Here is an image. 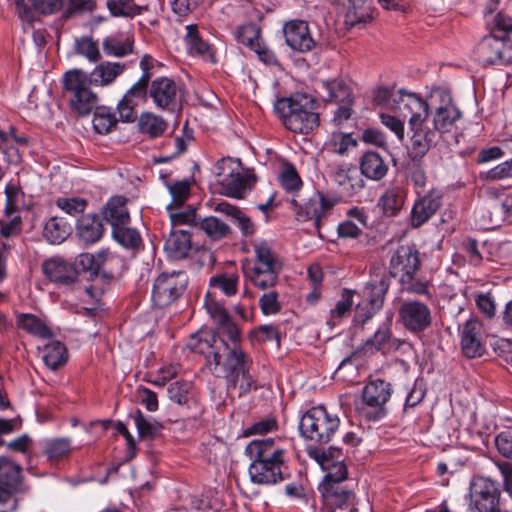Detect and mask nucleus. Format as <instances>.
Segmentation results:
<instances>
[{
    "label": "nucleus",
    "mask_w": 512,
    "mask_h": 512,
    "mask_svg": "<svg viewBox=\"0 0 512 512\" xmlns=\"http://www.w3.org/2000/svg\"><path fill=\"white\" fill-rule=\"evenodd\" d=\"M337 15L343 18L347 28L366 24L371 15L366 3L367 0H337Z\"/></svg>",
    "instance_id": "obj_22"
},
{
    "label": "nucleus",
    "mask_w": 512,
    "mask_h": 512,
    "mask_svg": "<svg viewBox=\"0 0 512 512\" xmlns=\"http://www.w3.org/2000/svg\"><path fill=\"white\" fill-rule=\"evenodd\" d=\"M236 40L252 49L260 42L261 30L255 23H246L237 27L234 32Z\"/></svg>",
    "instance_id": "obj_51"
},
{
    "label": "nucleus",
    "mask_w": 512,
    "mask_h": 512,
    "mask_svg": "<svg viewBox=\"0 0 512 512\" xmlns=\"http://www.w3.org/2000/svg\"><path fill=\"white\" fill-rule=\"evenodd\" d=\"M140 101L144 102V91L134 90V86H131L117 105L119 119L127 123L134 122L137 117L135 108Z\"/></svg>",
    "instance_id": "obj_37"
},
{
    "label": "nucleus",
    "mask_w": 512,
    "mask_h": 512,
    "mask_svg": "<svg viewBox=\"0 0 512 512\" xmlns=\"http://www.w3.org/2000/svg\"><path fill=\"white\" fill-rule=\"evenodd\" d=\"M251 176L244 172L243 167L221 186L226 195L234 198H242L243 194L250 187Z\"/></svg>",
    "instance_id": "obj_46"
},
{
    "label": "nucleus",
    "mask_w": 512,
    "mask_h": 512,
    "mask_svg": "<svg viewBox=\"0 0 512 512\" xmlns=\"http://www.w3.org/2000/svg\"><path fill=\"white\" fill-rule=\"evenodd\" d=\"M113 238L124 248L133 251L139 250L142 245V238L139 232L129 227V224L122 225L112 230Z\"/></svg>",
    "instance_id": "obj_48"
},
{
    "label": "nucleus",
    "mask_w": 512,
    "mask_h": 512,
    "mask_svg": "<svg viewBox=\"0 0 512 512\" xmlns=\"http://www.w3.org/2000/svg\"><path fill=\"white\" fill-rule=\"evenodd\" d=\"M406 200V190L401 185L387 187L379 196L377 207L386 217L396 216L403 208Z\"/></svg>",
    "instance_id": "obj_27"
},
{
    "label": "nucleus",
    "mask_w": 512,
    "mask_h": 512,
    "mask_svg": "<svg viewBox=\"0 0 512 512\" xmlns=\"http://www.w3.org/2000/svg\"><path fill=\"white\" fill-rule=\"evenodd\" d=\"M98 261L99 275L106 279H112L120 276L127 269L125 259L109 250L99 251Z\"/></svg>",
    "instance_id": "obj_33"
},
{
    "label": "nucleus",
    "mask_w": 512,
    "mask_h": 512,
    "mask_svg": "<svg viewBox=\"0 0 512 512\" xmlns=\"http://www.w3.org/2000/svg\"><path fill=\"white\" fill-rule=\"evenodd\" d=\"M327 96L325 100L335 103L352 104L353 97L350 87L343 79H333L323 82Z\"/></svg>",
    "instance_id": "obj_42"
},
{
    "label": "nucleus",
    "mask_w": 512,
    "mask_h": 512,
    "mask_svg": "<svg viewBox=\"0 0 512 512\" xmlns=\"http://www.w3.org/2000/svg\"><path fill=\"white\" fill-rule=\"evenodd\" d=\"M397 348L398 343L397 340L393 337L390 324L384 323L377 329L372 337L367 339L361 347L357 348L354 354L368 356L373 355L378 351L385 354L390 350Z\"/></svg>",
    "instance_id": "obj_21"
},
{
    "label": "nucleus",
    "mask_w": 512,
    "mask_h": 512,
    "mask_svg": "<svg viewBox=\"0 0 512 512\" xmlns=\"http://www.w3.org/2000/svg\"><path fill=\"white\" fill-rule=\"evenodd\" d=\"M138 128L142 134L154 139L160 137L168 128L166 120L152 112H144L138 120Z\"/></svg>",
    "instance_id": "obj_39"
},
{
    "label": "nucleus",
    "mask_w": 512,
    "mask_h": 512,
    "mask_svg": "<svg viewBox=\"0 0 512 512\" xmlns=\"http://www.w3.org/2000/svg\"><path fill=\"white\" fill-rule=\"evenodd\" d=\"M186 42L191 53H195L200 56L212 55L210 52V46L200 36L198 27L196 24H190L186 26Z\"/></svg>",
    "instance_id": "obj_53"
},
{
    "label": "nucleus",
    "mask_w": 512,
    "mask_h": 512,
    "mask_svg": "<svg viewBox=\"0 0 512 512\" xmlns=\"http://www.w3.org/2000/svg\"><path fill=\"white\" fill-rule=\"evenodd\" d=\"M316 100L307 93H293L275 102L274 109L290 131L308 134L319 126Z\"/></svg>",
    "instance_id": "obj_4"
},
{
    "label": "nucleus",
    "mask_w": 512,
    "mask_h": 512,
    "mask_svg": "<svg viewBox=\"0 0 512 512\" xmlns=\"http://www.w3.org/2000/svg\"><path fill=\"white\" fill-rule=\"evenodd\" d=\"M217 329L215 331L211 332H201L197 333L195 335H192L191 337H202L207 338L211 334H217L221 338L223 336H226L230 342H228L230 345H241L242 335L241 330L237 326V324L232 320V318L229 316L226 320L220 322L216 325Z\"/></svg>",
    "instance_id": "obj_44"
},
{
    "label": "nucleus",
    "mask_w": 512,
    "mask_h": 512,
    "mask_svg": "<svg viewBox=\"0 0 512 512\" xmlns=\"http://www.w3.org/2000/svg\"><path fill=\"white\" fill-rule=\"evenodd\" d=\"M41 267L45 277L58 285H72L76 282L79 274L73 263L59 256L44 260Z\"/></svg>",
    "instance_id": "obj_17"
},
{
    "label": "nucleus",
    "mask_w": 512,
    "mask_h": 512,
    "mask_svg": "<svg viewBox=\"0 0 512 512\" xmlns=\"http://www.w3.org/2000/svg\"><path fill=\"white\" fill-rule=\"evenodd\" d=\"M188 347L205 355L209 369L226 379L228 389H238L239 397L257 389L250 374L253 360L241 345H230L219 335L211 334L207 338L191 337Z\"/></svg>",
    "instance_id": "obj_1"
},
{
    "label": "nucleus",
    "mask_w": 512,
    "mask_h": 512,
    "mask_svg": "<svg viewBox=\"0 0 512 512\" xmlns=\"http://www.w3.org/2000/svg\"><path fill=\"white\" fill-rule=\"evenodd\" d=\"M339 427V417L329 413L324 406L309 409L299 423L301 435L319 445L332 441Z\"/></svg>",
    "instance_id": "obj_7"
},
{
    "label": "nucleus",
    "mask_w": 512,
    "mask_h": 512,
    "mask_svg": "<svg viewBox=\"0 0 512 512\" xmlns=\"http://www.w3.org/2000/svg\"><path fill=\"white\" fill-rule=\"evenodd\" d=\"M127 198L124 196L111 197L102 208L103 218L112 227L118 228L122 225L130 224V214L127 208Z\"/></svg>",
    "instance_id": "obj_29"
},
{
    "label": "nucleus",
    "mask_w": 512,
    "mask_h": 512,
    "mask_svg": "<svg viewBox=\"0 0 512 512\" xmlns=\"http://www.w3.org/2000/svg\"><path fill=\"white\" fill-rule=\"evenodd\" d=\"M42 358L47 367L51 370H57L66 364L68 351L63 343L54 340L44 346Z\"/></svg>",
    "instance_id": "obj_41"
},
{
    "label": "nucleus",
    "mask_w": 512,
    "mask_h": 512,
    "mask_svg": "<svg viewBox=\"0 0 512 512\" xmlns=\"http://www.w3.org/2000/svg\"><path fill=\"white\" fill-rule=\"evenodd\" d=\"M241 166L242 164L239 159L227 157L219 160L216 165V176L218 178V183L222 185L236 172L240 171Z\"/></svg>",
    "instance_id": "obj_60"
},
{
    "label": "nucleus",
    "mask_w": 512,
    "mask_h": 512,
    "mask_svg": "<svg viewBox=\"0 0 512 512\" xmlns=\"http://www.w3.org/2000/svg\"><path fill=\"white\" fill-rule=\"evenodd\" d=\"M42 453L51 464H57L69 458L72 452L71 439L67 437L45 439Z\"/></svg>",
    "instance_id": "obj_34"
},
{
    "label": "nucleus",
    "mask_w": 512,
    "mask_h": 512,
    "mask_svg": "<svg viewBox=\"0 0 512 512\" xmlns=\"http://www.w3.org/2000/svg\"><path fill=\"white\" fill-rule=\"evenodd\" d=\"M421 261L418 250L412 245L399 246L391 256L389 262V277H401L416 274L420 269Z\"/></svg>",
    "instance_id": "obj_16"
},
{
    "label": "nucleus",
    "mask_w": 512,
    "mask_h": 512,
    "mask_svg": "<svg viewBox=\"0 0 512 512\" xmlns=\"http://www.w3.org/2000/svg\"><path fill=\"white\" fill-rule=\"evenodd\" d=\"M151 99L156 108L174 111L180 102V87L172 79L161 76L148 82L144 91V102Z\"/></svg>",
    "instance_id": "obj_11"
},
{
    "label": "nucleus",
    "mask_w": 512,
    "mask_h": 512,
    "mask_svg": "<svg viewBox=\"0 0 512 512\" xmlns=\"http://www.w3.org/2000/svg\"><path fill=\"white\" fill-rule=\"evenodd\" d=\"M278 179L280 185L287 192L297 191L302 187L303 184L296 168L289 162H286L282 165Z\"/></svg>",
    "instance_id": "obj_54"
},
{
    "label": "nucleus",
    "mask_w": 512,
    "mask_h": 512,
    "mask_svg": "<svg viewBox=\"0 0 512 512\" xmlns=\"http://www.w3.org/2000/svg\"><path fill=\"white\" fill-rule=\"evenodd\" d=\"M126 69V65L118 62H102L88 75L92 84L106 86L111 84Z\"/></svg>",
    "instance_id": "obj_35"
},
{
    "label": "nucleus",
    "mask_w": 512,
    "mask_h": 512,
    "mask_svg": "<svg viewBox=\"0 0 512 512\" xmlns=\"http://www.w3.org/2000/svg\"><path fill=\"white\" fill-rule=\"evenodd\" d=\"M239 276L235 273H220L210 278V287L218 289L226 296H233L238 290Z\"/></svg>",
    "instance_id": "obj_50"
},
{
    "label": "nucleus",
    "mask_w": 512,
    "mask_h": 512,
    "mask_svg": "<svg viewBox=\"0 0 512 512\" xmlns=\"http://www.w3.org/2000/svg\"><path fill=\"white\" fill-rule=\"evenodd\" d=\"M56 206L65 213L76 216L85 211L88 202L80 197H59L55 201Z\"/></svg>",
    "instance_id": "obj_61"
},
{
    "label": "nucleus",
    "mask_w": 512,
    "mask_h": 512,
    "mask_svg": "<svg viewBox=\"0 0 512 512\" xmlns=\"http://www.w3.org/2000/svg\"><path fill=\"white\" fill-rule=\"evenodd\" d=\"M105 228L97 214H84L76 223V235L85 244H94L103 237Z\"/></svg>",
    "instance_id": "obj_28"
},
{
    "label": "nucleus",
    "mask_w": 512,
    "mask_h": 512,
    "mask_svg": "<svg viewBox=\"0 0 512 512\" xmlns=\"http://www.w3.org/2000/svg\"><path fill=\"white\" fill-rule=\"evenodd\" d=\"M71 232L72 227L64 218L53 216L45 223L43 237L50 244L58 245L63 243Z\"/></svg>",
    "instance_id": "obj_36"
},
{
    "label": "nucleus",
    "mask_w": 512,
    "mask_h": 512,
    "mask_svg": "<svg viewBox=\"0 0 512 512\" xmlns=\"http://www.w3.org/2000/svg\"><path fill=\"white\" fill-rule=\"evenodd\" d=\"M398 94L399 97L393 99L396 109L403 117H409V127L413 132L409 155L414 161L420 160L438 140V134L434 130L424 127L429 115V104L416 94L406 93L402 89Z\"/></svg>",
    "instance_id": "obj_3"
},
{
    "label": "nucleus",
    "mask_w": 512,
    "mask_h": 512,
    "mask_svg": "<svg viewBox=\"0 0 512 512\" xmlns=\"http://www.w3.org/2000/svg\"><path fill=\"white\" fill-rule=\"evenodd\" d=\"M20 19L33 22L37 14L52 15L63 7V0H14Z\"/></svg>",
    "instance_id": "obj_20"
},
{
    "label": "nucleus",
    "mask_w": 512,
    "mask_h": 512,
    "mask_svg": "<svg viewBox=\"0 0 512 512\" xmlns=\"http://www.w3.org/2000/svg\"><path fill=\"white\" fill-rule=\"evenodd\" d=\"M442 195L437 191H431L415 202L411 211V220L414 227H419L427 222L440 208Z\"/></svg>",
    "instance_id": "obj_25"
},
{
    "label": "nucleus",
    "mask_w": 512,
    "mask_h": 512,
    "mask_svg": "<svg viewBox=\"0 0 512 512\" xmlns=\"http://www.w3.org/2000/svg\"><path fill=\"white\" fill-rule=\"evenodd\" d=\"M75 52L85 57L91 63L101 60V53L97 41L92 37L83 36L75 41Z\"/></svg>",
    "instance_id": "obj_52"
},
{
    "label": "nucleus",
    "mask_w": 512,
    "mask_h": 512,
    "mask_svg": "<svg viewBox=\"0 0 512 512\" xmlns=\"http://www.w3.org/2000/svg\"><path fill=\"white\" fill-rule=\"evenodd\" d=\"M431 101L432 104L438 102L433 113V130L440 134L451 132L462 116L451 94L448 91L437 89L431 95Z\"/></svg>",
    "instance_id": "obj_13"
},
{
    "label": "nucleus",
    "mask_w": 512,
    "mask_h": 512,
    "mask_svg": "<svg viewBox=\"0 0 512 512\" xmlns=\"http://www.w3.org/2000/svg\"><path fill=\"white\" fill-rule=\"evenodd\" d=\"M102 48L106 55L114 57H125L133 53L134 39L132 37L108 36L103 39Z\"/></svg>",
    "instance_id": "obj_40"
},
{
    "label": "nucleus",
    "mask_w": 512,
    "mask_h": 512,
    "mask_svg": "<svg viewBox=\"0 0 512 512\" xmlns=\"http://www.w3.org/2000/svg\"><path fill=\"white\" fill-rule=\"evenodd\" d=\"M359 169L362 177L372 181H381L386 177L389 166L378 152L369 150L359 158Z\"/></svg>",
    "instance_id": "obj_26"
},
{
    "label": "nucleus",
    "mask_w": 512,
    "mask_h": 512,
    "mask_svg": "<svg viewBox=\"0 0 512 512\" xmlns=\"http://www.w3.org/2000/svg\"><path fill=\"white\" fill-rule=\"evenodd\" d=\"M188 284L185 271L161 273L154 281L152 301L155 306L164 308L177 301L184 293Z\"/></svg>",
    "instance_id": "obj_9"
},
{
    "label": "nucleus",
    "mask_w": 512,
    "mask_h": 512,
    "mask_svg": "<svg viewBox=\"0 0 512 512\" xmlns=\"http://www.w3.org/2000/svg\"><path fill=\"white\" fill-rule=\"evenodd\" d=\"M0 486L8 492L22 491V467L8 457L0 456Z\"/></svg>",
    "instance_id": "obj_30"
},
{
    "label": "nucleus",
    "mask_w": 512,
    "mask_h": 512,
    "mask_svg": "<svg viewBox=\"0 0 512 512\" xmlns=\"http://www.w3.org/2000/svg\"><path fill=\"white\" fill-rule=\"evenodd\" d=\"M190 186L188 180L176 181L168 185L172 202L167 206V210H171V207H181L185 203L190 196Z\"/></svg>",
    "instance_id": "obj_59"
},
{
    "label": "nucleus",
    "mask_w": 512,
    "mask_h": 512,
    "mask_svg": "<svg viewBox=\"0 0 512 512\" xmlns=\"http://www.w3.org/2000/svg\"><path fill=\"white\" fill-rule=\"evenodd\" d=\"M158 64V61L155 60L150 54H145L139 63L140 69L142 71L141 77L132 85L134 86V90L137 91H145L146 85L148 82L152 81L153 70Z\"/></svg>",
    "instance_id": "obj_58"
},
{
    "label": "nucleus",
    "mask_w": 512,
    "mask_h": 512,
    "mask_svg": "<svg viewBox=\"0 0 512 512\" xmlns=\"http://www.w3.org/2000/svg\"><path fill=\"white\" fill-rule=\"evenodd\" d=\"M400 290L408 294L426 296L432 299V293L429 289V282L425 279L416 277V274H410L398 279Z\"/></svg>",
    "instance_id": "obj_49"
},
{
    "label": "nucleus",
    "mask_w": 512,
    "mask_h": 512,
    "mask_svg": "<svg viewBox=\"0 0 512 512\" xmlns=\"http://www.w3.org/2000/svg\"><path fill=\"white\" fill-rule=\"evenodd\" d=\"M95 0H67L63 18L69 19L76 14L92 13L96 10Z\"/></svg>",
    "instance_id": "obj_62"
},
{
    "label": "nucleus",
    "mask_w": 512,
    "mask_h": 512,
    "mask_svg": "<svg viewBox=\"0 0 512 512\" xmlns=\"http://www.w3.org/2000/svg\"><path fill=\"white\" fill-rule=\"evenodd\" d=\"M474 57L483 66L496 63L510 64L512 63V41L490 33L476 45Z\"/></svg>",
    "instance_id": "obj_10"
},
{
    "label": "nucleus",
    "mask_w": 512,
    "mask_h": 512,
    "mask_svg": "<svg viewBox=\"0 0 512 512\" xmlns=\"http://www.w3.org/2000/svg\"><path fill=\"white\" fill-rule=\"evenodd\" d=\"M215 211L221 213L237 225L245 237H250L255 233V224L249 216L242 212L237 206L228 202H220L216 205Z\"/></svg>",
    "instance_id": "obj_32"
},
{
    "label": "nucleus",
    "mask_w": 512,
    "mask_h": 512,
    "mask_svg": "<svg viewBox=\"0 0 512 512\" xmlns=\"http://www.w3.org/2000/svg\"><path fill=\"white\" fill-rule=\"evenodd\" d=\"M371 278L362 291V299L373 304L376 309H382L385 296L390 287V277L379 266L371 268Z\"/></svg>",
    "instance_id": "obj_18"
},
{
    "label": "nucleus",
    "mask_w": 512,
    "mask_h": 512,
    "mask_svg": "<svg viewBox=\"0 0 512 512\" xmlns=\"http://www.w3.org/2000/svg\"><path fill=\"white\" fill-rule=\"evenodd\" d=\"M500 489L496 482L479 477L471 484V497L478 512H501Z\"/></svg>",
    "instance_id": "obj_14"
},
{
    "label": "nucleus",
    "mask_w": 512,
    "mask_h": 512,
    "mask_svg": "<svg viewBox=\"0 0 512 512\" xmlns=\"http://www.w3.org/2000/svg\"><path fill=\"white\" fill-rule=\"evenodd\" d=\"M91 84L88 74L81 69L70 70L64 75V98L79 116L88 115L96 107L98 97L91 90Z\"/></svg>",
    "instance_id": "obj_6"
},
{
    "label": "nucleus",
    "mask_w": 512,
    "mask_h": 512,
    "mask_svg": "<svg viewBox=\"0 0 512 512\" xmlns=\"http://www.w3.org/2000/svg\"><path fill=\"white\" fill-rule=\"evenodd\" d=\"M245 453L251 460L248 472L253 483L274 485L284 480L286 449L280 439H255L246 446Z\"/></svg>",
    "instance_id": "obj_2"
},
{
    "label": "nucleus",
    "mask_w": 512,
    "mask_h": 512,
    "mask_svg": "<svg viewBox=\"0 0 512 512\" xmlns=\"http://www.w3.org/2000/svg\"><path fill=\"white\" fill-rule=\"evenodd\" d=\"M253 249L255 256L252 265L244 268L247 279L261 290L274 287L282 270L281 260L266 241L255 242Z\"/></svg>",
    "instance_id": "obj_5"
},
{
    "label": "nucleus",
    "mask_w": 512,
    "mask_h": 512,
    "mask_svg": "<svg viewBox=\"0 0 512 512\" xmlns=\"http://www.w3.org/2000/svg\"><path fill=\"white\" fill-rule=\"evenodd\" d=\"M133 0H107V8L114 17H132L139 13V9L132 5Z\"/></svg>",
    "instance_id": "obj_63"
},
{
    "label": "nucleus",
    "mask_w": 512,
    "mask_h": 512,
    "mask_svg": "<svg viewBox=\"0 0 512 512\" xmlns=\"http://www.w3.org/2000/svg\"><path fill=\"white\" fill-rule=\"evenodd\" d=\"M329 176L337 185L341 196L347 199L359 194L366 185L362 175L352 166L335 165L332 167Z\"/></svg>",
    "instance_id": "obj_15"
},
{
    "label": "nucleus",
    "mask_w": 512,
    "mask_h": 512,
    "mask_svg": "<svg viewBox=\"0 0 512 512\" xmlns=\"http://www.w3.org/2000/svg\"><path fill=\"white\" fill-rule=\"evenodd\" d=\"M6 204L4 213L6 217L18 212L19 204L24 196L21 187L13 182H9L5 187Z\"/></svg>",
    "instance_id": "obj_57"
},
{
    "label": "nucleus",
    "mask_w": 512,
    "mask_h": 512,
    "mask_svg": "<svg viewBox=\"0 0 512 512\" xmlns=\"http://www.w3.org/2000/svg\"><path fill=\"white\" fill-rule=\"evenodd\" d=\"M17 326L39 338L52 336L51 329L39 317L33 314H20L17 316Z\"/></svg>",
    "instance_id": "obj_43"
},
{
    "label": "nucleus",
    "mask_w": 512,
    "mask_h": 512,
    "mask_svg": "<svg viewBox=\"0 0 512 512\" xmlns=\"http://www.w3.org/2000/svg\"><path fill=\"white\" fill-rule=\"evenodd\" d=\"M327 146L332 152L343 156L350 148L357 146V141L349 133L334 132Z\"/></svg>",
    "instance_id": "obj_56"
},
{
    "label": "nucleus",
    "mask_w": 512,
    "mask_h": 512,
    "mask_svg": "<svg viewBox=\"0 0 512 512\" xmlns=\"http://www.w3.org/2000/svg\"><path fill=\"white\" fill-rule=\"evenodd\" d=\"M392 394L391 384L382 379L369 381L362 392L360 415L368 421H378L387 415L386 403Z\"/></svg>",
    "instance_id": "obj_8"
},
{
    "label": "nucleus",
    "mask_w": 512,
    "mask_h": 512,
    "mask_svg": "<svg viewBox=\"0 0 512 512\" xmlns=\"http://www.w3.org/2000/svg\"><path fill=\"white\" fill-rule=\"evenodd\" d=\"M132 417L137 427L138 436L140 439L154 440L160 435V432L163 428L160 422L148 420L139 409L136 410Z\"/></svg>",
    "instance_id": "obj_47"
},
{
    "label": "nucleus",
    "mask_w": 512,
    "mask_h": 512,
    "mask_svg": "<svg viewBox=\"0 0 512 512\" xmlns=\"http://www.w3.org/2000/svg\"><path fill=\"white\" fill-rule=\"evenodd\" d=\"M482 324L477 319L471 318L465 322L461 330V348L468 358H475L484 353L481 341Z\"/></svg>",
    "instance_id": "obj_23"
},
{
    "label": "nucleus",
    "mask_w": 512,
    "mask_h": 512,
    "mask_svg": "<svg viewBox=\"0 0 512 512\" xmlns=\"http://www.w3.org/2000/svg\"><path fill=\"white\" fill-rule=\"evenodd\" d=\"M165 249L174 259L188 257L193 249L191 233L188 230H173L165 242Z\"/></svg>",
    "instance_id": "obj_31"
},
{
    "label": "nucleus",
    "mask_w": 512,
    "mask_h": 512,
    "mask_svg": "<svg viewBox=\"0 0 512 512\" xmlns=\"http://www.w3.org/2000/svg\"><path fill=\"white\" fill-rule=\"evenodd\" d=\"M490 33L509 39L512 35V17L503 12L497 13L494 16Z\"/></svg>",
    "instance_id": "obj_64"
},
{
    "label": "nucleus",
    "mask_w": 512,
    "mask_h": 512,
    "mask_svg": "<svg viewBox=\"0 0 512 512\" xmlns=\"http://www.w3.org/2000/svg\"><path fill=\"white\" fill-rule=\"evenodd\" d=\"M212 241H220L232 234V229L223 220L215 216L201 218L198 228Z\"/></svg>",
    "instance_id": "obj_38"
},
{
    "label": "nucleus",
    "mask_w": 512,
    "mask_h": 512,
    "mask_svg": "<svg viewBox=\"0 0 512 512\" xmlns=\"http://www.w3.org/2000/svg\"><path fill=\"white\" fill-rule=\"evenodd\" d=\"M177 208L178 207H171V210H168L173 226L189 225L191 227L198 228V223L201 218H199L196 213V207L189 206L184 210H176Z\"/></svg>",
    "instance_id": "obj_55"
},
{
    "label": "nucleus",
    "mask_w": 512,
    "mask_h": 512,
    "mask_svg": "<svg viewBox=\"0 0 512 512\" xmlns=\"http://www.w3.org/2000/svg\"><path fill=\"white\" fill-rule=\"evenodd\" d=\"M324 507L321 512H333V507L348 508L354 505L355 494L342 485L324 484L322 492Z\"/></svg>",
    "instance_id": "obj_24"
},
{
    "label": "nucleus",
    "mask_w": 512,
    "mask_h": 512,
    "mask_svg": "<svg viewBox=\"0 0 512 512\" xmlns=\"http://www.w3.org/2000/svg\"><path fill=\"white\" fill-rule=\"evenodd\" d=\"M283 32L287 45L295 51L308 52L316 45L306 21H289L284 25Z\"/></svg>",
    "instance_id": "obj_19"
},
{
    "label": "nucleus",
    "mask_w": 512,
    "mask_h": 512,
    "mask_svg": "<svg viewBox=\"0 0 512 512\" xmlns=\"http://www.w3.org/2000/svg\"><path fill=\"white\" fill-rule=\"evenodd\" d=\"M398 319L407 331L418 335L432 326V310L420 300H404L398 309Z\"/></svg>",
    "instance_id": "obj_12"
},
{
    "label": "nucleus",
    "mask_w": 512,
    "mask_h": 512,
    "mask_svg": "<svg viewBox=\"0 0 512 512\" xmlns=\"http://www.w3.org/2000/svg\"><path fill=\"white\" fill-rule=\"evenodd\" d=\"M118 118L111 108L106 106L95 107L93 127L99 134H108L118 123Z\"/></svg>",
    "instance_id": "obj_45"
}]
</instances>
